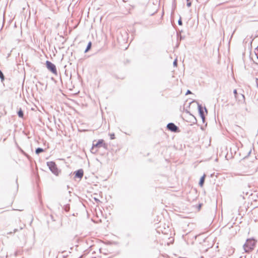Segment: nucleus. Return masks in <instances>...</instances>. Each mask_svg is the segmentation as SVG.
Returning a JSON list of instances; mask_svg holds the SVG:
<instances>
[{"mask_svg": "<svg viewBox=\"0 0 258 258\" xmlns=\"http://www.w3.org/2000/svg\"><path fill=\"white\" fill-rule=\"evenodd\" d=\"M191 93V92L189 90H188L186 93V95H188V94H189Z\"/></svg>", "mask_w": 258, "mask_h": 258, "instance_id": "2eb2a0df", "label": "nucleus"}, {"mask_svg": "<svg viewBox=\"0 0 258 258\" xmlns=\"http://www.w3.org/2000/svg\"><path fill=\"white\" fill-rule=\"evenodd\" d=\"M190 5H191V3H188L187 4V6H188V7H189V6H190Z\"/></svg>", "mask_w": 258, "mask_h": 258, "instance_id": "a211bd4d", "label": "nucleus"}, {"mask_svg": "<svg viewBox=\"0 0 258 258\" xmlns=\"http://www.w3.org/2000/svg\"><path fill=\"white\" fill-rule=\"evenodd\" d=\"M187 2H188L189 0H186Z\"/></svg>", "mask_w": 258, "mask_h": 258, "instance_id": "4be33fe9", "label": "nucleus"}, {"mask_svg": "<svg viewBox=\"0 0 258 258\" xmlns=\"http://www.w3.org/2000/svg\"><path fill=\"white\" fill-rule=\"evenodd\" d=\"M250 47H251V46H252V41H250Z\"/></svg>", "mask_w": 258, "mask_h": 258, "instance_id": "6ab92c4d", "label": "nucleus"}, {"mask_svg": "<svg viewBox=\"0 0 258 258\" xmlns=\"http://www.w3.org/2000/svg\"><path fill=\"white\" fill-rule=\"evenodd\" d=\"M174 66H176V65H177V62H176V60H175V61H174Z\"/></svg>", "mask_w": 258, "mask_h": 258, "instance_id": "f3484780", "label": "nucleus"}, {"mask_svg": "<svg viewBox=\"0 0 258 258\" xmlns=\"http://www.w3.org/2000/svg\"><path fill=\"white\" fill-rule=\"evenodd\" d=\"M43 151V150L41 148H37L36 150V153L37 154H39L41 152H42Z\"/></svg>", "mask_w": 258, "mask_h": 258, "instance_id": "9b49d317", "label": "nucleus"}, {"mask_svg": "<svg viewBox=\"0 0 258 258\" xmlns=\"http://www.w3.org/2000/svg\"><path fill=\"white\" fill-rule=\"evenodd\" d=\"M257 87H258V84H257Z\"/></svg>", "mask_w": 258, "mask_h": 258, "instance_id": "5701e85b", "label": "nucleus"}, {"mask_svg": "<svg viewBox=\"0 0 258 258\" xmlns=\"http://www.w3.org/2000/svg\"><path fill=\"white\" fill-rule=\"evenodd\" d=\"M110 139L111 140H113V139H115V135H114V134H110Z\"/></svg>", "mask_w": 258, "mask_h": 258, "instance_id": "ddd939ff", "label": "nucleus"}, {"mask_svg": "<svg viewBox=\"0 0 258 258\" xmlns=\"http://www.w3.org/2000/svg\"><path fill=\"white\" fill-rule=\"evenodd\" d=\"M205 177H206V175L204 174L200 179V180L199 182V184L201 187H202L203 186V184H204V183L205 181Z\"/></svg>", "mask_w": 258, "mask_h": 258, "instance_id": "6e6552de", "label": "nucleus"}, {"mask_svg": "<svg viewBox=\"0 0 258 258\" xmlns=\"http://www.w3.org/2000/svg\"><path fill=\"white\" fill-rule=\"evenodd\" d=\"M234 93L235 94V97H236V95H237V91H236V90H234Z\"/></svg>", "mask_w": 258, "mask_h": 258, "instance_id": "4468645a", "label": "nucleus"}, {"mask_svg": "<svg viewBox=\"0 0 258 258\" xmlns=\"http://www.w3.org/2000/svg\"><path fill=\"white\" fill-rule=\"evenodd\" d=\"M178 23H179V24L180 25H181L182 24L181 21V20H179V21H178Z\"/></svg>", "mask_w": 258, "mask_h": 258, "instance_id": "dca6fc26", "label": "nucleus"}, {"mask_svg": "<svg viewBox=\"0 0 258 258\" xmlns=\"http://www.w3.org/2000/svg\"><path fill=\"white\" fill-rule=\"evenodd\" d=\"M47 164L49 169L54 175L56 176L59 175L60 173V170L58 169L55 162L50 161L47 162Z\"/></svg>", "mask_w": 258, "mask_h": 258, "instance_id": "f03ea898", "label": "nucleus"}, {"mask_svg": "<svg viewBox=\"0 0 258 258\" xmlns=\"http://www.w3.org/2000/svg\"><path fill=\"white\" fill-rule=\"evenodd\" d=\"M95 141H94L95 142ZM106 144L104 141L102 139L99 140L96 143H93L92 149L93 150L95 148H100L101 147H106Z\"/></svg>", "mask_w": 258, "mask_h": 258, "instance_id": "20e7f679", "label": "nucleus"}, {"mask_svg": "<svg viewBox=\"0 0 258 258\" xmlns=\"http://www.w3.org/2000/svg\"><path fill=\"white\" fill-rule=\"evenodd\" d=\"M0 78L2 81H3L4 80V76L1 70H0Z\"/></svg>", "mask_w": 258, "mask_h": 258, "instance_id": "f8f14e48", "label": "nucleus"}, {"mask_svg": "<svg viewBox=\"0 0 258 258\" xmlns=\"http://www.w3.org/2000/svg\"><path fill=\"white\" fill-rule=\"evenodd\" d=\"M242 97L243 98V99H244V95H242Z\"/></svg>", "mask_w": 258, "mask_h": 258, "instance_id": "aec40b11", "label": "nucleus"}, {"mask_svg": "<svg viewBox=\"0 0 258 258\" xmlns=\"http://www.w3.org/2000/svg\"><path fill=\"white\" fill-rule=\"evenodd\" d=\"M198 109H199V111L200 116L202 118L203 121L204 122L205 119V114L204 113L205 109L203 108L201 106H199ZM205 111H206V113H207V111L206 109H205Z\"/></svg>", "mask_w": 258, "mask_h": 258, "instance_id": "39448f33", "label": "nucleus"}, {"mask_svg": "<svg viewBox=\"0 0 258 258\" xmlns=\"http://www.w3.org/2000/svg\"><path fill=\"white\" fill-rule=\"evenodd\" d=\"M167 127L169 131L173 132H177L178 131V127L173 123L168 124Z\"/></svg>", "mask_w": 258, "mask_h": 258, "instance_id": "423d86ee", "label": "nucleus"}, {"mask_svg": "<svg viewBox=\"0 0 258 258\" xmlns=\"http://www.w3.org/2000/svg\"><path fill=\"white\" fill-rule=\"evenodd\" d=\"M46 66L47 68L53 74L57 75V70L55 66L49 61H46Z\"/></svg>", "mask_w": 258, "mask_h": 258, "instance_id": "7ed1b4c3", "label": "nucleus"}, {"mask_svg": "<svg viewBox=\"0 0 258 258\" xmlns=\"http://www.w3.org/2000/svg\"><path fill=\"white\" fill-rule=\"evenodd\" d=\"M256 58L258 59V56H256Z\"/></svg>", "mask_w": 258, "mask_h": 258, "instance_id": "412c9836", "label": "nucleus"}, {"mask_svg": "<svg viewBox=\"0 0 258 258\" xmlns=\"http://www.w3.org/2000/svg\"><path fill=\"white\" fill-rule=\"evenodd\" d=\"M83 176V171L82 170H78L76 173V176L82 178Z\"/></svg>", "mask_w": 258, "mask_h": 258, "instance_id": "0eeeda50", "label": "nucleus"}, {"mask_svg": "<svg viewBox=\"0 0 258 258\" xmlns=\"http://www.w3.org/2000/svg\"><path fill=\"white\" fill-rule=\"evenodd\" d=\"M18 116L20 117H21V118H23V116H24V114H23V111L22 110V109H20L18 112Z\"/></svg>", "mask_w": 258, "mask_h": 258, "instance_id": "1a4fd4ad", "label": "nucleus"}, {"mask_svg": "<svg viewBox=\"0 0 258 258\" xmlns=\"http://www.w3.org/2000/svg\"><path fill=\"white\" fill-rule=\"evenodd\" d=\"M91 46H92V43H91V42H89L85 52H87V51H88L91 49Z\"/></svg>", "mask_w": 258, "mask_h": 258, "instance_id": "9d476101", "label": "nucleus"}, {"mask_svg": "<svg viewBox=\"0 0 258 258\" xmlns=\"http://www.w3.org/2000/svg\"><path fill=\"white\" fill-rule=\"evenodd\" d=\"M256 241L253 238H249L246 240L243 245V248L245 252H250L255 248Z\"/></svg>", "mask_w": 258, "mask_h": 258, "instance_id": "f257e3e1", "label": "nucleus"}]
</instances>
